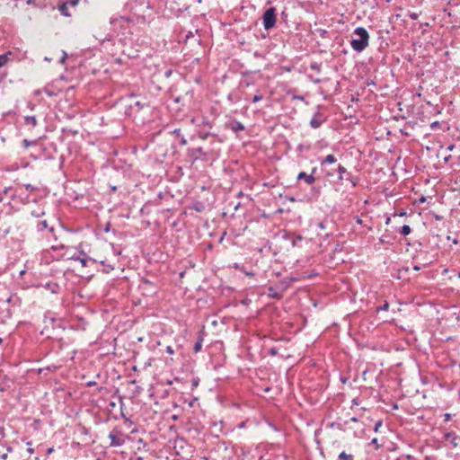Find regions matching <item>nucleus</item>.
Instances as JSON below:
<instances>
[{
	"mask_svg": "<svg viewBox=\"0 0 460 460\" xmlns=\"http://www.w3.org/2000/svg\"><path fill=\"white\" fill-rule=\"evenodd\" d=\"M6 302L9 303V304H12V305H20L21 304V299L17 296V295L15 294H10L7 297H6Z\"/></svg>",
	"mask_w": 460,
	"mask_h": 460,
	"instance_id": "nucleus-18",
	"label": "nucleus"
},
{
	"mask_svg": "<svg viewBox=\"0 0 460 460\" xmlns=\"http://www.w3.org/2000/svg\"><path fill=\"white\" fill-rule=\"evenodd\" d=\"M226 128L232 130L233 132H238L244 130L245 128L242 122L236 119H232L226 123Z\"/></svg>",
	"mask_w": 460,
	"mask_h": 460,
	"instance_id": "nucleus-10",
	"label": "nucleus"
},
{
	"mask_svg": "<svg viewBox=\"0 0 460 460\" xmlns=\"http://www.w3.org/2000/svg\"><path fill=\"white\" fill-rule=\"evenodd\" d=\"M370 444L375 445L376 449H378L381 447V445L378 443V439L376 438H374L371 440Z\"/></svg>",
	"mask_w": 460,
	"mask_h": 460,
	"instance_id": "nucleus-35",
	"label": "nucleus"
},
{
	"mask_svg": "<svg viewBox=\"0 0 460 460\" xmlns=\"http://www.w3.org/2000/svg\"><path fill=\"white\" fill-rule=\"evenodd\" d=\"M439 127H440V123H439V121H434V122H432V123L430 124V128H431L432 129L438 128H439Z\"/></svg>",
	"mask_w": 460,
	"mask_h": 460,
	"instance_id": "nucleus-40",
	"label": "nucleus"
},
{
	"mask_svg": "<svg viewBox=\"0 0 460 460\" xmlns=\"http://www.w3.org/2000/svg\"><path fill=\"white\" fill-rule=\"evenodd\" d=\"M280 235L283 239L290 241L292 247H296L297 245V243L303 240L302 235H294L293 234L288 233V231L285 230L280 232Z\"/></svg>",
	"mask_w": 460,
	"mask_h": 460,
	"instance_id": "nucleus-8",
	"label": "nucleus"
},
{
	"mask_svg": "<svg viewBox=\"0 0 460 460\" xmlns=\"http://www.w3.org/2000/svg\"><path fill=\"white\" fill-rule=\"evenodd\" d=\"M198 385H199V380H198V379H194V380L192 381V386H193V387H196V386H198Z\"/></svg>",
	"mask_w": 460,
	"mask_h": 460,
	"instance_id": "nucleus-50",
	"label": "nucleus"
},
{
	"mask_svg": "<svg viewBox=\"0 0 460 460\" xmlns=\"http://www.w3.org/2000/svg\"><path fill=\"white\" fill-rule=\"evenodd\" d=\"M455 147V145H450L447 146V150L452 151Z\"/></svg>",
	"mask_w": 460,
	"mask_h": 460,
	"instance_id": "nucleus-56",
	"label": "nucleus"
},
{
	"mask_svg": "<svg viewBox=\"0 0 460 460\" xmlns=\"http://www.w3.org/2000/svg\"><path fill=\"white\" fill-rule=\"evenodd\" d=\"M135 96H137L135 93H130V94L128 95V98H132V97H135Z\"/></svg>",
	"mask_w": 460,
	"mask_h": 460,
	"instance_id": "nucleus-63",
	"label": "nucleus"
},
{
	"mask_svg": "<svg viewBox=\"0 0 460 460\" xmlns=\"http://www.w3.org/2000/svg\"><path fill=\"white\" fill-rule=\"evenodd\" d=\"M202 343H203V333L202 332H199V336L197 338V341L193 346V351L195 353H198L202 349Z\"/></svg>",
	"mask_w": 460,
	"mask_h": 460,
	"instance_id": "nucleus-14",
	"label": "nucleus"
},
{
	"mask_svg": "<svg viewBox=\"0 0 460 460\" xmlns=\"http://www.w3.org/2000/svg\"><path fill=\"white\" fill-rule=\"evenodd\" d=\"M411 232V228L408 225H403L400 231L401 234H402L403 236L410 234Z\"/></svg>",
	"mask_w": 460,
	"mask_h": 460,
	"instance_id": "nucleus-24",
	"label": "nucleus"
},
{
	"mask_svg": "<svg viewBox=\"0 0 460 460\" xmlns=\"http://www.w3.org/2000/svg\"><path fill=\"white\" fill-rule=\"evenodd\" d=\"M188 155L194 161L199 159L202 161L208 160V153L205 152L202 147L190 148L188 149Z\"/></svg>",
	"mask_w": 460,
	"mask_h": 460,
	"instance_id": "nucleus-5",
	"label": "nucleus"
},
{
	"mask_svg": "<svg viewBox=\"0 0 460 460\" xmlns=\"http://www.w3.org/2000/svg\"><path fill=\"white\" fill-rule=\"evenodd\" d=\"M66 53L64 52L63 57L60 58V63H64L66 61Z\"/></svg>",
	"mask_w": 460,
	"mask_h": 460,
	"instance_id": "nucleus-47",
	"label": "nucleus"
},
{
	"mask_svg": "<svg viewBox=\"0 0 460 460\" xmlns=\"http://www.w3.org/2000/svg\"><path fill=\"white\" fill-rule=\"evenodd\" d=\"M62 131L64 133H67L71 136H75L78 134V130L77 129H72V128H63Z\"/></svg>",
	"mask_w": 460,
	"mask_h": 460,
	"instance_id": "nucleus-31",
	"label": "nucleus"
},
{
	"mask_svg": "<svg viewBox=\"0 0 460 460\" xmlns=\"http://www.w3.org/2000/svg\"><path fill=\"white\" fill-rule=\"evenodd\" d=\"M31 214L32 217H43L45 215V211L42 208H38L36 210H32L31 212Z\"/></svg>",
	"mask_w": 460,
	"mask_h": 460,
	"instance_id": "nucleus-26",
	"label": "nucleus"
},
{
	"mask_svg": "<svg viewBox=\"0 0 460 460\" xmlns=\"http://www.w3.org/2000/svg\"><path fill=\"white\" fill-rule=\"evenodd\" d=\"M337 158L334 155H328L323 160H321V165H324L325 164H334L336 163Z\"/></svg>",
	"mask_w": 460,
	"mask_h": 460,
	"instance_id": "nucleus-20",
	"label": "nucleus"
},
{
	"mask_svg": "<svg viewBox=\"0 0 460 460\" xmlns=\"http://www.w3.org/2000/svg\"><path fill=\"white\" fill-rule=\"evenodd\" d=\"M78 261H80V263L82 264L83 267H87L89 265V262H92V263L97 262V261L95 259H93V258L87 256V254H84V257H80Z\"/></svg>",
	"mask_w": 460,
	"mask_h": 460,
	"instance_id": "nucleus-17",
	"label": "nucleus"
},
{
	"mask_svg": "<svg viewBox=\"0 0 460 460\" xmlns=\"http://www.w3.org/2000/svg\"><path fill=\"white\" fill-rule=\"evenodd\" d=\"M78 2L79 0H67L65 3L67 4L68 7H75Z\"/></svg>",
	"mask_w": 460,
	"mask_h": 460,
	"instance_id": "nucleus-32",
	"label": "nucleus"
},
{
	"mask_svg": "<svg viewBox=\"0 0 460 460\" xmlns=\"http://www.w3.org/2000/svg\"><path fill=\"white\" fill-rule=\"evenodd\" d=\"M338 173V179L339 181L347 180L349 181L352 187H357L359 182V178L357 176H353L349 172L347 171V169L342 165L339 164L336 170Z\"/></svg>",
	"mask_w": 460,
	"mask_h": 460,
	"instance_id": "nucleus-3",
	"label": "nucleus"
},
{
	"mask_svg": "<svg viewBox=\"0 0 460 460\" xmlns=\"http://www.w3.org/2000/svg\"><path fill=\"white\" fill-rule=\"evenodd\" d=\"M147 108H149V102L146 98H144L143 100L136 101L135 102L129 104L126 108L125 113L128 116H133L140 111Z\"/></svg>",
	"mask_w": 460,
	"mask_h": 460,
	"instance_id": "nucleus-4",
	"label": "nucleus"
},
{
	"mask_svg": "<svg viewBox=\"0 0 460 460\" xmlns=\"http://www.w3.org/2000/svg\"><path fill=\"white\" fill-rule=\"evenodd\" d=\"M326 120L327 117L323 113L316 111L310 119L309 125L313 128H319Z\"/></svg>",
	"mask_w": 460,
	"mask_h": 460,
	"instance_id": "nucleus-6",
	"label": "nucleus"
},
{
	"mask_svg": "<svg viewBox=\"0 0 460 460\" xmlns=\"http://www.w3.org/2000/svg\"><path fill=\"white\" fill-rule=\"evenodd\" d=\"M27 446H28V448H27L28 453L30 455H32L34 453V449L31 447L32 442L31 441L27 442Z\"/></svg>",
	"mask_w": 460,
	"mask_h": 460,
	"instance_id": "nucleus-34",
	"label": "nucleus"
},
{
	"mask_svg": "<svg viewBox=\"0 0 460 460\" xmlns=\"http://www.w3.org/2000/svg\"><path fill=\"white\" fill-rule=\"evenodd\" d=\"M166 352H167L168 354H173V353H174V349H172V346H167V347H166Z\"/></svg>",
	"mask_w": 460,
	"mask_h": 460,
	"instance_id": "nucleus-41",
	"label": "nucleus"
},
{
	"mask_svg": "<svg viewBox=\"0 0 460 460\" xmlns=\"http://www.w3.org/2000/svg\"><path fill=\"white\" fill-rule=\"evenodd\" d=\"M111 439L110 447H118L124 444V439L121 438V434L119 431H111L109 434Z\"/></svg>",
	"mask_w": 460,
	"mask_h": 460,
	"instance_id": "nucleus-7",
	"label": "nucleus"
},
{
	"mask_svg": "<svg viewBox=\"0 0 460 460\" xmlns=\"http://www.w3.org/2000/svg\"><path fill=\"white\" fill-rule=\"evenodd\" d=\"M389 309V303L387 301H385V303L376 307V312H380V311H387Z\"/></svg>",
	"mask_w": 460,
	"mask_h": 460,
	"instance_id": "nucleus-30",
	"label": "nucleus"
},
{
	"mask_svg": "<svg viewBox=\"0 0 460 460\" xmlns=\"http://www.w3.org/2000/svg\"><path fill=\"white\" fill-rule=\"evenodd\" d=\"M263 99V96L261 94H255L252 98V102H258Z\"/></svg>",
	"mask_w": 460,
	"mask_h": 460,
	"instance_id": "nucleus-33",
	"label": "nucleus"
},
{
	"mask_svg": "<svg viewBox=\"0 0 460 460\" xmlns=\"http://www.w3.org/2000/svg\"><path fill=\"white\" fill-rule=\"evenodd\" d=\"M36 228L39 232H41L44 229H49V232L54 231V227H52V226L49 227L47 220H42V221L39 222L36 226Z\"/></svg>",
	"mask_w": 460,
	"mask_h": 460,
	"instance_id": "nucleus-15",
	"label": "nucleus"
},
{
	"mask_svg": "<svg viewBox=\"0 0 460 460\" xmlns=\"http://www.w3.org/2000/svg\"><path fill=\"white\" fill-rule=\"evenodd\" d=\"M334 175V172L332 171L327 172L326 176L332 177Z\"/></svg>",
	"mask_w": 460,
	"mask_h": 460,
	"instance_id": "nucleus-54",
	"label": "nucleus"
},
{
	"mask_svg": "<svg viewBox=\"0 0 460 460\" xmlns=\"http://www.w3.org/2000/svg\"><path fill=\"white\" fill-rule=\"evenodd\" d=\"M100 263H101V265L102 266V271L103 273L108 274V273H110L111 271H112V270H114V267H113L111 264L107 263V262H106V261H100Z\"/></svg>",
	"mask_w": 460,
	"mask_h": 460,
	"instance_id": "nucleus-21",
	"label": "nucleus"
},
{
	"mask_svg": "<svg viewBox=\"0 0 460 460\" xmlns=\"http://www.w3.org/2000/svg\"><path fill=\"white\" fill-rule=\"evenodd\" d=\"M247 423H248V420L242 421V422H240V423L236 426V428H238V429H244V428H246Z\"/></svg>",
	"mask_w": 460,
	"mask_h": 460,
	"instance_id": "nucleus-39",
	"label": "nucleus"
},
{
	"mask_svg": "<svg viewBox=\"0 0 460 460\" xmlns=\"http://www.w3.org/2000/svg\"><path fill=\"white\" fill-rule=\"evenodd\" d=\"M262 24L266 31L271 30L277 22V10L275 7L268 8L262 14Z\"/></svg>",
	"mask_w": 460,
	"mask_h": 460,
	"instance_id": "nucleus-2",
	"label": "nucleus"
},
{
	"mask_svg": "<svg viewBox=\"0 0 460 460\" xmlns=\"http://www.w3.org/2000/svg\"><path fill=\"white\" fill-rule=\"evenodd\" d=\"M337 460H354V456L351 454H347L345 451H342Z\"/></svg>",
	"mask_w": 460,
	"mask_h": 460,
	"instance_id": "nucleus-23",
	"label": "nucleus"
},
{
	"mask_svg": "<svg viewBox=\"0 0 460 460\" xmlns=\"http://www.w3.org/2000/svg\"><path fill=\"white\" fill-rule=\"evenodd\" d=\"M180 132H181V129H174V133H175L176 135H180Z\"/></svg>",
	"mask_w": 460,
	"mask_h": 460,
	"instance_id": "nucleus-62",
	"label": "nucleus"
},
{
	"mask_svg": "<svg viewBox=\"0 0 460 460\" xmlns=\"http://www.w3.org/2000/svg\"><path fill=\"white\" fill-rule=\"evenodd\" d=\"M96 385V382H95V381H89V382H87V384H86V385H87V386H89V387H90V386H93V385Z\"/></svg>",
	"mask_w": 460,
	"mask_h": 460,
	"instance_id": "nucleus-46",
	"label": "nucleus"
},
{
	"mask_svg": "<svg viewBox=\"0 0 460 460\" xmlns=\"http://www.w3.org/2000/svg\"><path fill=\"white\" fill-rule=\"evenodd\" d=\"M288 13L287 12V9L285 8L281 13H280V20L281 22H285L286 24H288Z\"/></svg>",
	"mask_w": 460,
	"mask_h": 460,
	"instance_id": "nucleus-29",
	"label": "nucleus"
},
{
	"mask_svg": "<svg viewBox=\"0 0 460 460\" xmlns=\"http://www.w3.org/2000/svg\"><path fill=\"white\" fill-rule=\"evenodd\" d=\"M43 287L52 294H58L60 291V286L56 282H47Z\"/></svg>",
	"mask_w": 460,
	"mask_h": 460,
	"instance_id": "nucleus-12",
	"label": "nucleus"
},
{
	"mask_svg": "<svg viewBox=\"0 0 460 460\" xmlns=\"http://www.w3.org/2000/svg\"><path fill=\"white\" fill-rule=\"evenodd\" d=\"M245 275L247 276H253V273L252 272H249V271H243Z\"/></svg>",
	"mask_w": 460,
	"mask_h": 460,
	"instance_id": "nucleus-59",
	"label": "nucleus"
},
{
	"mask_svg": "<svg viewBox=\"0 0 460 460\" xmlns=\"http://www.w3.org/2000/svg\"><path fill=\"white\" fill-rule=\"evenodd\" d=\"M12 450L11 447H6L4 443H0V458L6 460L8 453L12 452Z\"/></svg>",
	"mask_w": 460,
	"mask_h": 460,
	"instance_id": "nucleus-13",
	"label": "nucleus"
},
{
	"mask_svg": "<svg viewBox=\"0 0 460 460\" xmlns=\"http://www.w3.org/2000/svg\"><path fill=\"white\" fill-rule=\"evenodd\" d=\"M413 270H416V271H419V270H421V267H420V266H419V265H414V266H413Z\"/></svg>",
	"mask_w": 460,
	"mask_h": 460,
	"instance_id": "nucleus-52",
	"label": "nucleus"
},
{
	"mask_svg": "<svg viewBox=\"0 0 460 460\" xmlns=\"http://www.w3.org/2000/svg\"><path fill=\"white\" fill-rule=\"evenodd\" d=\"M451 158V155H447L444 158V161L447 163L449 161V159Z\"/></svg>",
	"mask_w": 460,
	"mask_h": 460,
	"instance_id": "nucleus-58",
	"label": "nucleus"
},
{
	"mask_svg": "<svg viewBox=\"0 0 460 460\" xmlns=\"http://www.w3.org/2000/svg\"><path fill=\"white\" fill-rule=\"evenodd\" d=\"M51 248L56 251V250H58V249H64L65 245L61 244L59 246H52Z\"/></svg>",
	"mask_w": 460,
	"mask_h": 460,
	"instance_id": "nucleus-45",
	"label": "nucleus"
},
{
	"mask_svg": "<svg viewBox=\"0 0 460 460\" xmlns=\"http://www.w3.org/2000/svg\"><path fill=\"white\" fill-rule=\"evenodd\" d=\"M68 5L67 4H66L65 2H63L61 4H59L58 6V10L60 12V13L63 15V16H66V17H69L71 16V13L68 12Z\"/></svg>",
	"mask_w": 460,
	"mask_h": 460,
	"instance_id": "nucleus-19",
	"label": "nucleus"
},
{
	"mask_svg": "<svg viewBox=\"0 0 460 460\" xmlns=\"http://www.w3.org/2000/svg\"><path fill=\"white\" fill-rule=\"evenodd\" d=\"M36 144H37L36 140H28V139L22 140V146L24 148H28L30 146L36 145Z\"/></svg>",
	"mask_w": 460,
	"mask_h": 460,
	"instance_id": "nucleus-28",
	"label": "nucleus"
},
{
	"mask_svg": "<svg viewBox=\"0 0 460 460\" xmlns=\"http://www.w3.org/2000/svg\"><path fill=\"white\" fill-rule=\"evenodd\" d=\"M370 35L366 28L358 26L354 29L350 46L358 53L363 52L369 45Z\"/></svg>",
	"mask_w": 460,
	"mask_h": 460,
	"instance_id": "nucleus-1",
	"label": "nucleus"
},
{
	"mask_svg": "<svg viewBox=\"0 0 460 460\" xmlns=\"http://www.w3.org/2000/svg\"><path fill=\"white\" fill-rule=\"evenodd\" d=\"M382 424H383L382 420L376 421V424H375V427H374V431L375 432H378V430H379L380 427L382 426Z\"/></svg>",
	"mask_w": 460,
	"mask_h": 460,
	"instance_id": "nucleus-36",
	"label": "nucleus"
},
{
	"mask_svg": "<svg viewBox=\"0 0 460 460\" xmlns=\"http://www.w3.org/2000/svg\"><path fill=\"white\" fill-rule=\"evenodd\" d=\"M24 187L29 191H34L37 190V188L32 186L31 184H26V185H24Z\"/></svg>",
	"mask_w": 460,
	"mask_h": 460,
	"instance_id": "nucleus-38",
	"label": "nucleus"
},
{
	"mask_svg": "<svg viewBox=\"0 0 460 460\" xmlns=\"http://www.w3.org/2000/svg\"><path fill=\"white\" fill-rule=\"evenodd\" d=\"M9 60L8 54L0 55V67L7 64Z\"/></svg>",
	"mask_w": 460,
	"mask_h": 460,
	"instance_id": "nucleus-27",
	"label": "nucleus"
},
{
	"mask_svg": "<svg viewBox=\"0 0 460 460\" xmlns=\"http://www.w3.org/2000/svg\"><path fill=\"white\" fill-rule=\"evenodd\" d=\"M356 222H357L358 225H362V224H363V220H362L359 217H356Z\"/></svg>",
	"mask_w": 460,
	"mask_h": 460,
	"instance_id": "nucleus-48",
	"label": "nucleus"
},
{
	"mask_svg": "<svg viewBox=\"0 0 460 460\" xmlns=\"http://www.w3.org/2000/svg\"><path fill=\"white\" fill-rule=\"evenodd\" d=\"M267 295L269 297L280 300L284 296V293L281 291V288L277 286H270L268 288Z\"/></svg>",
	"mask_w": 460,
	"mask_h": 460,
	"instance_id": "nucleus-9",
	"label": "nucleus"
},
{
	"mask_svg": "<svg viewBox=\"0 0 460 460\" xmlns=\"http://www.w3.org/2000/svg\"><path fill=\"white\" fill-rule=\"evenodd\" d=\"M310 68L319 74L322 69V64L318 62H312L310 64Z\"/></svg>",
	"mask_w": 460,
	"mask_h": 460,
	"instance_id": "nucleus-25",
	"label": "nucleus"
},
{
	"mask_svg": "<svg viewBox=\"0 0 460 460\" xmlns=\"http://www.w3.org/2000/svg\"><path fill=\"white\" fill-rule=\"evenodd\" d=\"M316 171H317V168H316V167H314V168L312 169V171H311V173H310V174L314 175V174L316 172Z\"/></svg>",
	"mask_w": 460,
	"mask_h": 460,
	"instance_id": "nucleus-55",
	"label": "nucleus"
},
{
	"mask_svg": "<svg viewBox=\"0 0 460 460\" xmlns=\"http://www.w3.org/2000/svg\"><path fill=\"white\" fill-rule=\"evenodd\" d=\"M319 227H320V228H322V229H323V228H324L323 224V223H320V224H319Z\"/></svg>",
	"mask_w": 460,
	"mask_h": 460,
	"instance_id": "nucleus-64",
	"label": "nucleus"
},
{
	"mask_svg": "<svg viewBox=\"0 0 460 460\" xmlns=\"http://www.w3.org/2000/svg\"><path fill=\"white\" fill-rule=\"evenodd\" d=\"M408 15L411 20H417L419 18V13L414 12H410Z\"/></svg>",
	"mask_w": 460,
	"mask_h": 460,
	"instance_id": "nucleus-37",
	"label": "nucleus"
},
{
	"mask_svg": "<svg viewBox=\"0 0 460 460\" xmlns=\"http://www.w3.org/2000/svg\"><path fill=\"white\" fill-rule=\"evenodd\" d=\"M79 252L82 255L81 257H84V254H86L83 250H80Z\"/></svg>",
	"mask_w": 460,
	"mask_h": 460,
	"instance_id": "nucleus-60",
	"label": "nucleus"
},
{
	"mask_svg": "<svg viewBox=\"0 0 460 460\" xmlns=\"http://www.w3.org/2000/svg\"><path fill=\"white\" fill-rule=\"evenodd\" d=\"M296 180H304L307 185H312L315 181V177L314 175L307 174L305 172H300L296 177Z\"/></svg>",
	"mask_w": 460,
	"mask_h": 460,
	"instance_id": "nucleus-11",
	"label": "nucleus"
},
{
	"mask_svg": "<svg viewBox=\"0 0 460 460\" xmlns=\"http://www.w3.org/2000/svg\"><path fill=\"white\" fill-rule=\"evenodd\" d=\"M270 355L274 356L278 353V350L276 348H272V349H270Z\"/></svg>",
	"mask_w": 460,
	"mask_h": 460,
	"instance_id": "nucleus-43",
	"label": "nucleus"
},
{
	"mask_svg": "<svg viewBox=\"0 0 460 460\" xmlns=\"http://www.w3.org/2000/svg\"><path fill=\"white\" fill-rule=\"evenodd\" d=\"M53 451H54V448H53V447H50V448H49V449H48L47 454H49H49H51Z\"/></svg>",
	"mask_w": 460,
	"mask_h": 460,
	"instance_id": "nucleus-57",
	"label": "nucleus"
},
{
	"mask_svg": "<svg viewBox=\"0 0 460 460\" xmlns=\"http://www.w3.org/2000/svg\"><path fill=\"white\" fill-rule=\"evenodd\" d=\"M24 124L27 126H31L35 128L38 125V120L36 116H25L24 117Z\"/></svg>",
	"mask_w": 460,
	"mask_h": 460,
	"instance_id": "nucleus-16",
	"label": "nucleus"
},
{
	"mask_svg": "<svg viewBox=\"0 0 460 460\" xmlns=\"http://www.w3.org/2000/svg\"><path fill=\"white\" fill-rule=\"evenodd\" d=\"M45 93H46L49 96H54V95H55V94H54V93H52V92H50V91H49V90H47V89L45 90Z\"/></svg>",
	"mask_w": 460,
	"mask_h": 460,
	"instance_id": "nucleus-53",
	"label": "nucleus"
},
{
	"mask_svg": "<svg viewBox=\"0 0 460 460\" xmlns=\"http://www.w3.org/2000/svg\"><path fill=\"white\" fill-rule=\"evenodd\" d=\"M210 135V133L207 132V133H203V134H200L199 135V137L203 140L207 139L208 137V136Z\"/></svg>",
	"mask_w": 460,
	"mask_h": 460,
	"instance_id": "nucleus-42",
	"label": "nucleus"
},
{
	"mask_svg": "<svg viewBox=\"0 0 460 460\" xmlns=\"http://www.w3.org/2000/svg\"><path fill=\"white\" fill-rule=\"evenodd\" d=\"M171 74H172V71H171V70H168V71L165 73V75L168 77Z\"/></svg>",
	"mask_w": 460,
	"mask_h": 460,
	"instance_id": "nucleus-61",
	"label": "nucleus"
},
{
	"mask_svg": "<svg viewBox=\"0 0 460 460\" xmlns=\"http://www.w3.org/2000/svg\"><path fill=\"white\" fill-rule=\"evenodd\" d=\"M180 143H181V145L184 146V145H186V144H187V140H186L184 137H182V138L181 139Z\"/></svg>",
	"mask_w": 460,
	"mask_h": 460,
	"instance_id": "nucleus-51",
	"label": "nucleus"
},
{
	"mask_svg": "<svg viewBox=\"0 0 460 460\" xmlns=\"http://www.w3.org/2000/svg\"><path fill=\"white\" fill-rule=\"evenodd\" d=\"M81 256H75V255H72L70 256L68 259L70 260H73V261H77L80 259Z\"/></svg>",
	"mask_w": 460,
	"mask_h": 460,
	"instance_id": "nucleus-44",
	"label": "nucleus"
},
{
	"mask_svg": "<svg viewBox=\"0 0 460 460\" xmlns=\"http://www.w3.org/2000/svg\"><path fill=\"white\" fill-rule=\"evenodd\" d=\"M291 281L292 279H282L279 281L278 285L283 293H285V291L288 289Z\"/></svg>",
	"mask_w": 460,
	"mask_h": 460,
	"instance_id": "nucleus-22",
	"label": "nucleus"
},
{
	"mask_svg": "<svg viewBox=\"0 0 460 460\" xmlns=\"http://www.w3.org/2000/svg\"><path fill=\"white\" fill-rule=\"evenodd\" d=\"M9 114H11V111H7V112L3 113V114H2V119H1V120H4V119H5V117H6L7 115H9Z\"/></svg>",
	"mask_w": 460,
	"mask_h": 460,
	"instance_id": "nucleus-49",
	"label": "nucleus"
}]
</instances>
